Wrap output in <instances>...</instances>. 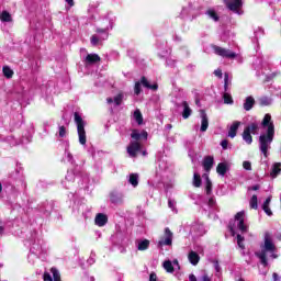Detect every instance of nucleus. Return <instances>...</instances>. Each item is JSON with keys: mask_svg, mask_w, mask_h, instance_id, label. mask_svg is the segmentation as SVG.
I'll use <instances>...</instances> for the list:
<instances>
[{"mask_svg": "<svg viewBox=\"0 0 281 281\" xmlns=\"http://www.w3.org/2000/svg\"><path fill=\"white\" fill-rule=\"evenodd\" d=\"M58 137H67V127H65L64 125L59 126Z\"/></svg>", "mask_w": 281, "mask_h": 281, "instance_id": "nucleus-52", "label": "nucleus"}, {"mask_svg": "<svg viewBox=\"0 0 281 281\" xmlns=\"http://www.w3.org/2000/svg\"><path fill=\"white\" fill-rule=\"evenodd\" d=\"M79 212H81L85 218H89L91 216V209L87 207L85 204L79 206Z\"/></svg>", "mask_w": 281, "mask_h": 281, "instance_id": "nucleus-40", "label": "nucleus"}, {"mask_svg": "<svg viewBox=\"0 0 281 281\" xmlns=\"http://www.w3.org/2000/svg\"><path fill=\"white\" fill-rule=\"evenodd\" d=\"M200 117H201V127L200 131L202 133H205V131H207L209 126H210V121L207 120V114L201 110L200 111Z\"/></svg>", "mask_w": 281, "mask_h": 281, "instance_id": "nucleus-19", "label": "nucleus"}, {"mask_svg": "<svg viewBox=\"0 0 281 281\" xmlns=\"http://www.w3.org/2000/svg\"><path fill=\"white\" fill-rule=\"evenodd\" d=\"M254 67L256 70V76L260 77V76H266V78H269V64H267V61L257 58L254 61Z\"/></svg>", "mask_w": 281, "mask_h": 281, "instance_id": "nucleus-7", "label": "nucleus"}, {"mask_svg": "<svg viewBox=\"0 0 281 281\" xmlns=\"http://www.w3.org/2000/svg\"><path fill=\"white\" fill-rule=\"evenodd\" d=\"M198 281H212V279L210 276H207V273H204L201 278H199Z\"/></svg>", "mask_w": 281, "mask_h": 281, "instance_id": "nucleus-59", "label": "nucleus"}, {"mask_svg": "<svg viewBox=\"0 0 281 281\" xmlns=\"http://www.w3.org/2000/svg\"><path fill=\"white\" fill-rule=\"evenodd\" d=\"M192 10V3H189V8H182V11L180 13L181 19H186L188 14H190V11Z\"/></svg>", "mask_w": 281, "mask_h": 281, "instance_id": "nucleus-48", "label": "nucleus"}, {"mask_svg": "<svg viewBox=\"0 0 281 281\" xmlns=\"http://www.w3.org/2000/svg\"><path fill=\"white\" fill-rule=\"evenodd\" d=\"M142 85L143 87H145V89H150L151 91H157V89H159V86L157 83L150 85L146 77H142L140 81H137L134 86V93L136 95H139L142 93Z\"/></svg>", "mask_w": 281, "mask_h": 281, "instance_id": "nucleus-8", "label": "nucleus"}, {"mask_svg": "<svg viewBox=\"0 0 281 281\" xmlns=\"http://www.w3.org/2000/svg\"><path fill=\"white\" fill-rule=\"evenodd\" d=\"M44 281H54L50 274H44Z\"/></svg>", "mask_w": 281, "mask_h": 281, "instance_id": "nucleus-63", "label": "nucleus"}, {"mask_svg": "<svg viewBox=\"0 0 281 281\" xmlns=\"http://www.w3.org/2000/svg\"><path fill=\"white\" fill-rule=\"evenodd\" d=\"M240 127V121H234L228 130V137L234 139L238 133V128Z\"/></svg>", "mask_w": 281, "mask_h": 281, "instance_id": "nucleus-23", "label": "nucleus"}, {"mask_svg": "<svg viewBox=\"0 0 281 281\" xmlns=\"http://www.w3.org/2000/svg\"><path fill=\"white\" fill-rule=\"evenodd\" d=\"M127 183H130V186H133V188H137V186H139V175L130 173L127 176Z\"/></svg>", "mask_w": 281, "mask_h": 281, "instance_id": "nucleus-25", "label": "nucleus"}, {"mask_svg": "<svg viewBox=\"0 0 281 281\" xmlns=\"http://www.w3.org/2000/svg\"><path fill=\"white\" fill-rule=\"evenodd\" d=\"M173 234L170 228H165L164 237L158 241V247H170L172 245Z\"/></svg>", "mask_w": 281, "mask_h": 281, "instance_id": "nucleus-14", "label": "nucleus"}, {"mask_svg": "<svg viewBox=\"0 0 281 281\" xmlns=\"http://www.w3.org/2000/svg\"><path fill=\"white\" fill-rule=\"evenodd\" d=\"M124 95L122 94H117L116 97H114V104L115 106H120V104H122V100H123Z\"/></svg>", "mask_w": 281, "mask_h": 281, "instance_id": "nucleus-53", "label": "nucleus"}, {"mask_svg": "<svg viewBox=\"0 0 281 281\" xmlns=\"http://www.w3.org/2000/svg\"><path fill=\"white\" fill-rule=\"evenodd\" d=\"M87 65H95V63H100V55L98 54H88L86 56Z\"/></svg>", "mask_w": 281, "mask_h": 281, "instance_id": "nucleus-30", "label": "nucleus"}, {"mask_svg": "<svg viewBox=\"0 0 281 281\" xmlns=\"http://www.w3.org/2000/svg\"><path fill=\"white\" fill-rule=\"evenodd\" d=\"M243 168H244V170H251V162H249V161H244L243 162Z\"/></svg>", "mask_w": 281, "mask_h": 281, "instance_id": "nucleus-58", "label": "nucleus"}, {"mask_svg": "<svg viewBox=\"0 0 281 281\" xmlns=\"http://www.w3.org/2000/svg\"><path fill=\"white\" fill-rule=\"evenodd\" d=\"M271 205V196H268L266 201L262 204V210L268 216H273V212H271V209L269 207Z\"/></svg>", "mask_w": 281, "mask_h": 281, "instance_id": "nucleus-31", "label": "nucleus"}, {"mask_svg": "<svg viewBox=\"0 0 281 281\" xmlns=\"http://www.w3.org/2000/svg\"><path fill=\"white\" fill-rule=\"evenodd\" d=\"M0 21L2 23H10L12 21V15L8 11H3L0 15Z\"/></svg>", "mask_w": 281, "mask_h": 281, "instance_id": "nucleus-42", "label": "nucleus"}, {"mask_svg": "<svg viewBox=\"0 0 281 281\" xmlns=\"http://www.w3.org/2000/svg\"><path fill=\"white\" fill-rule=\"evenodd\" d=\"M131 137L132 139H135L136 142H139V139H148V132L146 131H137V130H134L131 134Z\"/></svg>", "mask_w": 281, "mask_h": 281, "instance_id": "nucleus-21", "label": "nucleus"}, {"mask_svg": "<svg viewBox=\"0 0 281 281\" xmlns=\"http://www.w3.org/2000/svg\"><path fill=\"white\" fill-rule=\"evenodd\" d=\"M53 209H54V205L47 202L43 206H41V212H43L45 216H49V214H52Z\"/></svg>", "mask_w": 281, "mask_h": 281, "instance_id": "nucleus-38", "label": "nucleus"}, {"mask_svg": "<svg viewBox=\"0 0 281 281\" xmlns=\"http://www.w3.org/2000/svg\"><path fill=\"white\" fill-rule=\"evenodd\" d=\"M247 214L245 211H240L235 215L234 221H231L228 224L229 232L232 236H236L237 238V245L239 249H245V237H243V234H247L249 232V225L245 223Z\"/></svg>", "mask_w": 281, "mask_h": 281, "instance_id": "nucleus-2", "label": "nucleus"}, {"mask_svg": "<svg viewBox=\"0 0 281 281\" xmlns=\"http://www.w3.org/2000/svg\"><path fill=\"white\" fill-rule=\"evenodd\" d=\"M176 205H177V202L175 200H168V207H170L172 212H177Z\"/></svg>", "mask_w": 281, "mask_h": 281, "instance_id": "nucleus-55", "label": "nucleus"}, {"mask_svg": "<svg viewBox=\"0 0 281 281\" xmlns=\"http://www.w3.org/2000/svg\"><path fill=\"white\" fill-rule=\"evenodd\" d=\"M257 102L259 106H271V104H273V98L263 95V97H260L257 100Z\"/></svg>", "mask_w": 281, "mask_h": 281, "instance_id": "nucleus-27", "label": "nucleus"}, {"mask_svg": "<svg viewBox=\"0 0 281 281\" xmlns=\"http://www.w3.org/2000/svg\"><path fill=\"white\" fill-rule=\"evenodd\" d=\"M149 247H150V240L148 239L138 240L137 243L138 251H146V249H148Z\"/></svg>", "mask_w": 281, "mask_h": 281, "instance_id": "nucleus-34", "label": "nucleus"}, {"mask_svg": "<svg viewBox=\"0 0 281 281\" xmlns=\"http://www.w3.org/2000/svg\"><path fill=\"white\" fill-rule=\"evenodd\" d=\"M261 126L267 131L259 136V150L263 157H269V150H271V144H273V137H276V126L271 122V114L265 115Z\"/></svg>", "mask_w": 281, "mask_h": 281, "instance_id": "nucleus-1", "label": "nucleus"}, {"mask_svg": "<svg viewBox=\"0 0 281 281\" xmlns=\"http://www.w3.org/2000/svg\"><path fill=\"white\" fill-rule=\"evenodd\" d=\"M166 66L175 69V67H177V60L169 57L166 59Z\"/></svg>", "mask_w": 281, "mask_h": 281, "instance_id": "nucleus-51", "label": "nucleus"}, {"mask_svg": "<svg viewBox=\"0 0 281 281\" xmlns=\"http://www.w3.org/2000/svg\"><path fill=\"white\" fill-rule=\"evenodd\" d=\"M110 201L114 205H122L124 203V193L117 192V191H113L110 194Z\"/></svg>", "mask_w": 281, "mask_h": 281, "instance_id": "nucleus-18", "label": "nucleus"}, {"mask_svg": "<svg viewBox=\"0 0 281 281\" xmlns=\"http://www.w3.org/2000/svg\"><path fill=\"white\" fill-rule=\"evenodd\" d=\"M205 178V191L207 196L212 194V180H210V177L207 175H204Z\"/></svg>", "mask_w": 281, "mask_h": 281, "instance_id": "nucleus-41", "label": "nucleus"}, {"mask_svg": "<svg viewBox=\"0 0 281 281\" xmlns=\"http://www.w3.org/2000/svg\"><path fill=\"white\" fill-rule=\"evenodd\" d=\"M241 137L244 142L248 144V146H251V144H254V137L251 136L249 130L244 128Z\"/></svg>", "mask_w": 281, "mask_h": 281, "instance_id": "nucleus-32", "label": "nucleus"}, {"mask_svg": "<svg viewBox=\"0 0 281 281\" xmlns=\"http://www.w3.org/2000/svg\"><path fill=\"white\" fill-rule=\"evenodd\" d=\"M172 166H170V162H168V158L161 157L156 167V175L157 177H164V172H170V169Z\"/></svg>", "mask_w": 281, "mask_h": 281, "instance_id": "nucleus-9", "label": "nucleus"}, {"mask_svg": "<svg viewBox=\"0 0 281 281\" xmlns=\"http://www.w3.org/2000/svg\"><path fill=\"white\" fill-rule=\"evenodd\" d=\"M178 111H181V115L183 120H188L190 115H192V108H190V104L188 101H182L177 104Z\"/></svg>", "mask_w": 281, "mask_h": 281, "instance_id": "nucleus-15", "label": "nucleus"}, {"mask_svg": "<svg viewBox=\"0 0 281 281\" xmlns=\"http://www.w3.org/2000/svg\"><path fill=\"white\" fill-rule=\"evenodd\" d=\"M249 204L251 210H258V195H252Z\"/></svg>", "mask_w": 281, "mask_h": 281, "instance_id": "nucleus-46", "label": "nucleus"}, {"mask_svg": "<svg viewBox=\"0 0 281 281\" xmlns=\"http://www.w3.org/2000/svg\"><path fill=\"white\" fill-rule=\"evenodd\" d=\"M172 183L171 182H168V183H165L164 184V188H165V192H168V190H172Z\"/></svg>", "mask_w": 281, "mask_h": 281, "instance_id": "nucleus-60", "label": "nucleus"}, {"mask_svg": "<svg viewBox=\"0 0 281 281\" xmlns=\"http://www.w3.org/2000/svg\"><path fill=\"white\" fill-rule=\"evenodd\" d=\"M227 170H229L227 162H220L216 167V172L220 177H225V175H227Z\"/></svg>", "mask_w": 281, "mask_h": 281, "instance_id": "nucleus-28", "label": "nucleus"}, {"mask_svg": "<svg viewBox=\"0 0 281 281\" xmlns=\"http://www.w3.org/2000/svg\"><path fill=\"white\" fill-rule=\"evenodd\" d=\"M149 281H157V274L155 272L150 273Z\"/></svg>", "mask_w": 281, "mask_h": 281, "instance_id": "nucleus-62", "label": "nucleus"}, {"mask_svg": "<svg viewBox=\"0 0 281 281\" xmlns=\"http://www.w3.org/2000/svg\"><path fill=\"white\" fill-rule=\"evenodd\" d=\"M254 104H256V99L254 97H247L244 101V110L251 111L254 109Z\"/></svg>", "mask_w": 281, "mask_h": 281, "instance_id": "nucleus-29", "label": "nucleus"}, {"mask_svg": "<svg viewBox=\"0 0 281 281\" xmlns=\"http://www.w3.org/2000/svg\"><path fill=\"white\" fill-rule=\"evenodd\" d=\"M224 3L231 12L235 14H243V0H224Z\"/></svg>", "mask_w": 281, "mask_h": 281, "instance_id": "nucleus-10", "label": "nucleus"}, {"mask_svg": "<svg viewBox=\"0 0 281 281\" xmlns=\"http://www.w3.org/2000/svg\"><path fill=\"white\" fill-rule=\"evenodd\" d=\"M162 267L167 273H172L175 271V267L172 266V261H170V260L165 261Z\"/></svg>", "mask_w": 281, "mask_h": 281, "instance_id": "nucleus-44", "label": "nucleus"}, {"mask_svg": "<svg viewBox=\"0 0 281 281\" xmlns=\"http://www.w3.org/2000/svg\"><path fill=\"white\" fill-rule=\"evenodd\" d=\"M202 166L206 172H210L214 167V157L213 156L204 157Z\"/></svg>", "mask_w": 281, "mask_h": 281, "instance_id": "nucleus-22", "label": "nucleus"}, {"mask_svg": "<svg viewBox=\"0 0 281 281\" xmlns=\"http://www.w3.org/2000/svg\"><path fill=\"white\" fill-rule=\"evenodd\" d=\"M201 175H199L196 171L193 173V186L194 188H201Z\"/></svg>", "mask_w": 281, "mask_h": 281, "instance_id": "nucleus-43", "label": "nucleus"}, {"mask_svg": "<svg viewBox=\"0 0 281 281\" xmlns=\"http://www.w3.org/2000/svg\"><path fill=\"white\" fill-rule=\"evenodd\" d=\"M280 172H281V162H276L272 166V171L270 172V177H272V179H276V177H278Z\"/></svg>", "mask_w": 281, "mask_h": 281, "instance_id": "nucleus-37", "label": "nucleus"}, {"mask_svg": "<svg viewBox=\"0 0 281 281\" xmlns=\"http://www.w3.org/2000/svg\"><path fill=\"white\" fill-rule=\"evenodd\" d=\"M190 234L193 238H199L201 236H204L205 226L201 223H194L191 225Z\"/></svg>", "mask_w": 281, "mask_h": 281, "instance_id": "nucleus-16", "label": "nucleus"}, {"mask_svg": "<svg viewBox=\"0 0 281 281\" xmlns=\"http://www.w3.org/2000/svg\"><path fill=\"white\" fill-rule=\"evenodd\" d=\"M87 263L89 265V267H91V265H95V252H91L89 259L87 260Z\"/></svg>", "mask_w": 281, "mask_h": 281, "instance_id": "nucleus-54", "label": "nucleus"}, {"mask_svg": "<svg viewBox=\"0 0 281 281\" xmlns=\"http://www.w3.org/2000/svg\"><path fill=\"white\" fill-rule=\"evenodd\" d=\"M212 49H213L214 54H216V56H221L222 58H236V53H234L227 48L212 45Z\"/></svg>", "mask_w": 281, "mask_h": 281, "instance_id": "nucleus-12", "label": "nucleus"}, {"mask_svg": "<svg viewBox=\"0 0 281 281\" xmlns=\"http://www.w3.org/2000/svg\"><path fill=\"white\" fill-rule=\"evenodd\" d=\"M207 205H209L211 212H216V200L214 198L209 199Z\"/></svg>", "mask_w": 281, "mask_h": 281, "instance_id": "nucleus-49", "label": "nucleus"}, {"mask_svg": "<svg viewBox=\"0 0 281 281\" xmlns=\"http://www.w3.org/2000/svg\"><path fill=\"white\" fill-rule=\"evenodd\" d=\"M188 260L193 265V267H196V265H199L201 260V257L199 256V254H196V251L191 250L188 255Z\"/></svg>", "mask_w": 281, "mask_h": 281, "instance_id": "nucleus-26", "label": "nucleus"}, {"mask_svg": "<svg viewBox=\"0 0 281 281\" xmlns=\"http://www.w3.org/2000/svg\"><path fill=\"white\" fill-rule=\"evenodd\" d=\"M30 245L31 255L29 258L36 257L40 254H43V238L38 237V235L34 234L32 237L27 238Z\"/></svg>", "mask_w": 281, "mask_h": 281, "instance_id": "nucleus-5", "label": "nucleus"}, {"mask_svg": "<svg viewBox=\"0 0 281 281\" xmlns=\"http://www.w3.org/2000/svg\"><path fill=\"white\" fill-rule=\"evenodd\" d=\"M259 128L260 127L258 126V123H250L245 127V130L248 131L250 135H258Z\"/></svg>", "mask_w": 281, "mask_h": 281, "instance_id": "nucleus-35", "label": "nucleus"}, {"mask_svg": "<svg viewBox=\"0 0 281 281\" xmlns=\"http://www.w3.org/2000/svg\"><path fill=\"white\" fill-rule=\"evenodd\" d=\"M205 14L206 16H209V19H212V21H215V22H217L220 19L218 13H216V10L214 9L206 10Z\"/></svg>", "mask_w": 281, "mask_h": 281, "instance_id": "nucleus-39", "label": "nucleus"}, {"mask_svg": "<svg viewBox=\"0 0 281 281\" xmlns=\"http://www.w3.org/2000/svg\"><path fill=\"white\" fill-rule=\"evenodd\" d=\"M75 124H77V133L79 137V144L81 146H87V131H85V120H82V116L78 114V112L75 113Z\"/></svg>", "mask_w": 281, "mask_h": 281, "instance_id": "nucleus-6", "label": "nucleus"}, {"mask_svg": "<svg viewBox=\"0 0 281 281\" xmlns=\"http://www.w3.org/2000/svg\"><path fill=\"white\" fill-rule=\"evenodd\" d=\"M229 85H232V80H229V75L225 74L224 76V91L223 100L224 104H234V99L232 98L231 93H227L229 91Z\"/></svg>", "mask_w": 281, "mask_h": 281, "instance_id": "nucleus-11", "label": "nucleus"}, {"mask_svg": "<svg viewBox=\"0 0 281 281\" xmlns=\"http://www.w3.org/2000/svg\"><path fill=\"white\" fill-rule=\"evenodd\" d=\"M265 31L261 27H257L255 30V38L252 40L254 43L258 42V40L260 38V36H263Z\"/></svg>", "mask_w": 281, "mask_h": 281, "instance_id": "nucleus-47", "label": "nucleus"}, {"mask_svg": "<svg viewBox=\"0 0 281 281\" xmlns=\"http://www.w3.org/2000/svg\"><path fill=\"white\" fill-rule=\"evenodd\" d=\"M65 159L68 161V164H76L74 160V155H71V151H69V142H66V148H65Z\"/></svg>", "mask_w": 281, "mask_h": 281, "instance_id": "nucleus-33", "label": "nucleus"}, {"mask_svg": "<svg viewBox=\"0 0 281 281\" xmlns=\"http://www.w3.org/2000/svg\"><path fill=\"white\" fill-rule=\"evenodd\" d=\"M50 272L53 273L54 281H60V272L56 268H52Z\"/></svg>", "mask_w": 281, "mask_h": 281, "instance_id": "nucleus-50", "label": "nucleus"}, {"mask_svg": "<svg viewBox=\"0 0 281 281\" xmlns=\"http://www.w3.org/2000/svg\"><path fill=\"white\" fill-rule=\"evenodd\" d=\"M94 223L95 225H98V227H104V225L109 223V217L106 216V214L98 213L94 218Z\"/></svg>", "mask_w": 281, "mask_h": 281, "instance_id": "nucleus-20", "label": "nucleus"}, {"mask_svg": "<svg viewBox=\"0 0 281 281\" xmlns=\"http://www.w3.org/2000/svg\"><path fill=\"white\" fill-rule=\"evenodd\" d=\"M80 177V169L77 167L75 168V170H68L65 180L63 181V186L66 189H69V187L67 186V183H74V181H76V179H78Z\"/></svg>", "mask_w": 281, "mask_h": 281, "instance_id": "nucleus-13", "label": "nucleus"}, {"mask_svg": "<svg viewBox=\"0 0 281 281\" xmlns=\"http://www.w3.org/2000/svg\"><path fill=\"white\" fill-rule=\"evenodd\" d=\"M214 75L217 76V78H223V70L216 69L214 70Z\"/></svg>", "mask_w": 281, "mask_h": 281, "instance_id": "nucleus-61", "label": "nucleus"}, {"mask_svg": "<svg viewBox=\"0 0 281 281\" xmlns=\"http://www.w3.org/2000/svg\"><path fill=\"white\" fill-rule=\"evenodd\" d=\"M221 146H222L223 150H227V148H232V146L229 145V142L227 139L222 140Z\"/></svg>", "mask_w": 281, "mask_h": 281, "instance_id": "nucleus-56", "label": "nucleus"}, {"mask_svg": "<svg viewBox=\"0 0 281 281\" xmlns=\"http://www.w3.org/2000/svg\"><path fill=\"white\" fill-rule=\"evenodd\" d=\"M113 23H115V19L111 13H108L101 20V27H97V34L90 37V43L93 47L102 45V42L109 38V30H113Z\"/></svg>", "mask_w": 281, "mask_h": 281, "instance_id": "nucleus-4", "label": "nucleus"}, {"mask_svg": "<svg viewBox=\"0 0 281 281\" xmlns=\"http://www.w3.org/2000/svg\"><path fill=\"white\" fill-rule=\"evenodd\" d=\"M34 136V126H30L25 134L22 136L21 144H30L32 137Z\"/></svg>", "mask_w": 281, "mask_h": 281, "instance_id": "nucleus-24", "label": "nucleus"}, {"mask_svg": "<svg viewBox=\"0 0 281 281\" xmlns=\"http://www.w3.org/2000/svg\"><path fill=\"white\" fill-rule=\"evenodd\" d=\"M2 71L5 78H12V76H14V71L8 66H4Z\"/></svg>", "mask_w": 281, "mask_h": 281, "instance_id": "nucleus-45", "label": "nucleus"}, {"mask_svg": "<svg viewBox=\"0 0 281 281\" xmlns=\"http://www.w3.org/2000/svg\"><path fill=\"white\" fill-rule=\"evenodd\" d=\"M189 280H190V281H198V280H196V276H194V274H190V276H189Z\"/></svg>", "mask_w": 281, "mask_h": 281, "instance_id": "nucleus-64", "label": "nucleus"}, {"mask_svg": "<svg viewBox=\"0 0 281 281\" xmlns=\"http://www.w3.org/2000/svg\"><path fill=\"white\" fill-rule=\"evenodd\" d=\"M133 119L138 124V126H142V124H144V116L142 115V111L135 110L133 114Z\"/></svg>", "mask_w": 281, "mask_h": 281, "instance_id": "nucleus-36", "label": "nucleus"}, {"mask_svg": "<svg viewBox=\"0 0 281 281\" xmlns=\"http://www.w3.org/2000/svg\"><path fill=\"white\" fill-rule=\"evenodd\" d=\"M139 150H142V145L137 140L131 142L127 147V154L130 157H137V153H139Z\"/></svg>", "mask_w": 281, "mask_h": 281, "instance_id": "nucleus-17", "label": "nucleus"}, {"mask_svg": "<svg viewBox=\"0 0 281 281\" xmlns=\"http://www.w3.org/2000/svg\"><path fill=\"white\" fill-rule=\"evenodd\" d=\"M277 251L278 249L276 248V244H273V239H271V234L266 233L263 244L260 245V251L255 252V256L259 258L263 267H268L269 259L276 260L278 258Z\"/></svg>", "mask_w": 281, "mask_h": 281, "instance_id": "nucleus-3", "label": "nucleus"}, {"mask_svg": "<svg viewBox=\"0 0 281 281\" xmlns=\"http://www.w3.org/2000/svg\"><path fill=\"white\" fill-rule=\"evenodd\" d=\"M213 267L217 273H221V265L217 260L213 261Z\"/></svg>", "mask_w": 281, "mask_h": 281, "instance_id": "nucleus-57", "label": "nucleus"}]
</instances>
